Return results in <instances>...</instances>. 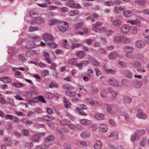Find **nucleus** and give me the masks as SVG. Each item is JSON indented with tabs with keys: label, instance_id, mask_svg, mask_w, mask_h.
Instances as JSON below:
<instances>
[{
	"label": "nucleus",
	"instance_id": "obj_1",
	"mask_svg": "<svg viewBox=\"0 0 149 149\" xmlns=\"http://www.w3.org/2000/svg\"><path fill=\"white\" fill-rule=\"evenodd\" d=\"M43 39L48 45L57 47V45L54 43V39L50 34L47 33H44L43 36Z\"/></svg>",
	"mask_w": 149,
	"mask_h": 149
},
{
	"label": "nucleus",
	"instance_id": "obj_2",
	"mask_svg": "<svg viewBox=\"0 0 149 149\" xmlns=\"http://www.w3.org/2000/svg\"><path fill=\"white\" fill-rule=\"evenodd\" d=\"M59 29L61 32L65 31L68 29L69 27L68 23L66 22H60L58 26Z\"/></svg>",
	"mask_w": 149,
	"mask_h": 149
},
{
	"label": "nucleus",
	"instance_id": "obj_3",
	"mask_svg": "<svg viewBox=\"0 0 149 149\" xmlns=\"http://www.w3.org/2000/svg\"><path fill=\"white\" fill-rule=\"evenodd\" d=\"M66 5L70 7H73L75 8H81V6L78 3H75L74 1L73 0H70L67 1L66 3Z\"/></svg>",
	"mask_w": 149,
	"mask_h": 149
},
{
	"label": "nucleus",
	"instance_id": "obj_4",
	"mask_svg": "<svg viewBox=\"0 0 149 149\" xmlns=\"http://www.w3.org/2000/svg\"><path fill=\"white\" fill-rule=\"evenodd\" d=\"M108 84L112 86L118 87L120 86L118 81L114 78H110L108 79Z\"/></svg>",
	"mask_w": 149,
	"mask_h": 149
},
{
	"label": "nucleus",
	"instance_id": "obj_5",
	"mask_svg": "<svg viewBox=\"0 0 149 149\" xmlns=\"http://www.w3.org/2000/svg\"><path fill=\"white\" fill-rule=\"evenodd\" d=\"M130 26L129 24H125L123 25L121 28V31L123 34H127L130 29Z\"/></svg>",
	"mask_w": 149,
	"mask_h": 149
},
{
	"label": "nucleus",
	"instance_id": "obj_6",
	"mask_svg": "<svg viewBox=\"0 0 149 149\" xmlns=\"http://www.w3.org/2000/svg\"><path fill=\"white\" fill-rule=\"evenodd\" d=\"M117 56L120 58L122 57V55H118L117 52H113L111 53L108 56L109 59L111 60H112L115 58Z\"/></svg>",
	"mask_w": 149,
	"mask_h": 149
},
{
	"label": "nucleus",
	"instance_id": "obj_7",
	"mask_svg": "<svg viewBox=\"0 0 149 149\" xmlns=\"http://www.w3.org/2000/svg\"><path fill=\"white\" fill-rule=\"evenodd\" d=\"M93 116L95 119L98 120H104L105 119L104 115L99 112L95 113Z\"/></svg>",
	"mask_w": 149,
	"mask_h": 149
},
{
	"label": "nucleus",
	"instance_id": "obj_8",
	"mask_svg": "<svg viewBox=\"0 0 149 149\" xmlns=\"http://www.w3.org/2000/svg\"><path fill=\"white\" fill-rule=\"evenodd\" d=\"M92 30L93 31L98 33H100L106 30L105 28L103 27L100 28L99 27L96 25L92 27Z\"/></svg>",
	"mask_w": 149,
	"mask_h": 149
},
{
	"label": "nucleus",
	"instance_id": "obj_9",
	"mask_svg": "<svg viewBox=\"0 0 149 149\" xmlns=\"http://www.w3.org/2000/svg\"><path fill=\"white\" fill-rule=\"evenodd\" d=\"M108 130V127L106 125L104 124L100 125L99 127V130L100 132L103 133H104L107 132Z\"/></svg>",
	"mask_w": 149,
	"mask_h": 149
},
{
	"label": "nucleus",
	"instance_id": "obj_10",
	"mask_svg": "<svg viewBox=\"0 0 149 149\" xmlns=\"http://www.w3.org/2000/svg\"><path fill=\"white\" fill-rule=\"evenodd\" d=\"M91 135L90 132L88 131H84L81 132L80 136L82 138L85 139L89 137Z\"/></svg>",
	"mask_w": 149,
	"mask_h": 149
},
{
	"label": "nucleus",
	"instance_id": "obj_11",
	"mask_svg": "<svg viewBox=\"0 0 149 149\" xmlns=\"http://www.w3.org/2000/svg\"><path fill=\"white\" fill-rule=\"evenodd\" d=\"M108 67L109 66L107 64H105L103 66L104 69L106 71V72L107 73L112 74H114L115 73V71L109 68Z\"/></svg>",
	"mask_w": 149,
	"mask_h": 149
},
{
	"label": "nucleus",
	"instance_id": "obj_12",
	"mask_svg": "<svg viewBox=\"0 0 149 149\" xmlns=\"http://www.w3.org/2000/svg\"><path fill=\"white\" fill-rule=\"evenodd\" d=\"M136 116L139 118L145 120L147 118V116L145 113L142 112H141L137 113Z\"/></svg>",
	"mask_w": 149,
	"mask_h": 149
},
{
	"label": "nucleus",
	"instance_id": "obj_13",
	"mask_svg": "<svg viewBox=\"0 0 149 149\" xmlns=\"http://www.w3.org/2000/svg\"><path fill=\"white\" fill-rule=\"evenodd\" d=\"M102 146V143L100 141H97L95 142L94 145V149H101Z\"/></svg>",
	"mask_w": 149,
	"mask_h": 149
},
{
	"label": "nucleus",
	"instance_id": "obj_14",
	"mask_svg": "<svg viewBox=\"0 0 149 149\" xmlns=\"http://www.w3.org/2000/svg\"><path fill=\"white\" fill-rule=\"evenodd\" d=\"M89 104L95 107H98L100 106L101 105L100 101L95 100H92L90 101Z\"/></svg>",
	"mask_w": 149,
	"mask_h": 149
},
{
	"label": "nucleus",
	"instance_id": "obj_15",
	"mask_svg": "<svg viewBox=\"0 0 149 149\" xmlns=\"http://www.w3.org/2000/svg\"><path fill=\"white\" fill-rule=\"evenodd\" d=\"M139 138L138 134L136 132H134L131 136V141L133 142H134L137 141Z\"/></svg>",
	"mask_w": 149,
	"mask_h": 149
},
{
	"label": "nucleus",
	"instance_id": "obj_16",
	"mask_svg": "<svg viewBox=\"0 0 149 149\" xmlns=\"http://www.w3.org/2000/svg\"><path fill=\"white\" fill-rule=\"evenodd\" d=\"M80 123L84 125H91V121L88 119H83L80 120Z\"/></svg>",
	"mask_w": 149,
	"mask_h": 149
},
{
	"label": "nucleus",
	"instance_id": "obj_17",
	"mask_svg": "<svg viewBox=\"0 0 149 149\" xmlns=\"http://www.w3.org/2000/svg\"><path fill=\"white\" fill-rule=\"evenodd\" d=\"M111 22L115 25L118 26L120 25L121 24V21L120 19H115L113 18L111 19Z\"/></svg>",
	"mask_w": 149,
	"mask_h": 149
},
{
	"label": "nucleus",
	"instance_id": "obj_18",
	"mask_svg": "<svg viewBox=\"0 0 149 149\" xmlns=\"http://www.w3.org/2000/svg\"><path fill=\"white\" fill-rule=\"evenodd\" d=\"M147 2L146 0H135V3L139 6L141 7L146 4Z\"/></svg>",
	"mask_w": 149,
	"mask_h": 149
},
{
	"label": "nucleus",
	"instance_id": "obj_19",
	"mask_svg": "<svg viewBox=\"0 0 149 149\" xmlns=\"http://www.w3.org/2000/svg\"><path fill=\"white\" fill-rule=\"evenodd\" d=\"M147 144V139L146 138H143L140 143V146L142 147L146 146Z\"/></svg>",
	"mask_w": 149,
	"mask_h": 149
},
{
	"label": "nucleus",
	"instance_id": "obj_20",
	"mask_svg": "<svg viewBox=\"0 0 149 149\" xmlns=\"http://www.w3.org/2000/svg\"><path fill=\"white\" fill-rule=\"evenodd\" d=\"M79 13V11L77 8L73 10L70 11L69 12V15L70 17L74 16V15H78Z\"/></svg>",
	"mask_w": 149,
	"mask_h": 149
},
{
	"label": "nucleus",
	"instance_id": "obj_21",
	"mask_svg": "<svg viewBox=\"0 0 149 149\" xmlns=\"http://www.w3.org/2000/svg\"><path fill=\"white\" fill-rule=\"evenodd\" d=\"M64 105L67 108H69L70 107L71 103L66 98L64 97L63 98Z\"/></svg>",
	"mask_w": 149,
	"mask_h": 149
},
{
	"label": "nucleus",
	"instance_id": "obj_22",
	"mask_svg": "<svg viewBox=\"0 0 149 149\" xmlns=\"http://www.w3.org/2000/svg\"><path fill=\"white\" fill-rule=\"evenodd\" d=\"M52 144L51 142L48 143L45 141V143H43L42 145L40 147V149H47Z\"/></svg>",
	"mask_w": 149,
	"mask_h": 149
},
{
	"label": "nucleus",
	"instance_id": "obj_23",
	"mask_svg": "<svg viewBox=\"0 0 149 149\" xmlns=\"http://www.w3.org/2000/svg\"><path fill=\"white\" fill-rule=\"evenodd\" d=\"M52 144L51 142L48 143L45 141V143H43L42 145L40 147V149H47Z\"/></svg>",
	"mask_w": 149,
	"mask_h": 149
},
{
	"label": "nucleus",
	"instance_id": "obj_24",
	"mask_svg": "<svg viewBox=\"0 0 149 149\" xmlns=\"http://www.w3.org/2000/svg\"><path fill=\"white\" fill-rule=\"evenodd\" d=\"M75 111L77 113L82 115L85 116L86 115V113L84 112L83 110L78 107H77L75 109Z\"/></svg>",
	"mask_w": 149,
	"mask_h": 149
},
{
	"label": "nucleus",
	"instance_id": "obj_25",
	"mask_svg": "<svg viewBox=\"0 0 149 149\" xmlns=\"http://www.w3.org/2000/svg\"><path fill=\"white\" fill-rule=\"evenodd\" d=\"M0 81H2L4 83H10L12 82V81L10 79L6 77L0 78Z\"/></svg>",
	"mask_w": 149,
	"mask_h": 149
},
{
	"label": "nucleus",
	"instance_id": "obj_26",
	"mask_svg": "<svg viewBox=\"0 0 149 149\" xmlns=\"http://www.w3.org/2000/svg\"><path fill=\"white\" fill-rule=\"evenodd\" d=\"M136 47H144L145 45V43L143 41L139 40L136 42Z\"/></svg>",
	"mask_w": 149,
	"mask_h": 149
},
{
	"label": "nucleus",
	"instance_id": "obj_27",
	"mask_svg": "<svg viewBox=\"0 0 149 149\" xmlns=\"http://www.w3.org/2000/svg\"><path fill=\"white\" fill-rule=\"evenodd\" d=\"M11 85L13 86H14L16 88L23 87L25 86V85L22 83H16V82H13L11 84Z\"/></svg>",
	"mask_w": 149,
	"mask_h": 149
},
{
	"label": "nucleus",
	"instance_id": "obj_28",
	"mask_svg": "<svg viewBox=\"0 0 149 149\" xmlns=\"http://www.w3.org/2000/svg\"><path fill=\"white\" fill-rule=\"evenodd\" d=\"M148 29L146 30L143 33V36L146 39V40L149 43V35H148Z\"/></svg>",
	"mask_w": 149,
	"mask_h": 149
},
{
	"label": "nucleus",
	"instance_id": "obj_29",
	"mask_svg": "<svg viewBox=\"0 0 149 149\" xmlns=\"http://www.w3.org/2000/svg\"><path fill=\"white\" fill-rule=\"evenodd\" d=\"M83 24L82 22L78 23L75 26V29L77 31H80L81 30V29L83 28L82 27L83 26Z\"/></svg>",
	"mask_w": 149,
	"mask_h": 149
},
{
	"label": "nucleus",
	"instance_id": "obj_30",
	"mask_svg": "<svg viewBox=\"0 0 149 149\" xmlns=\"http://www.w3.org/2000/svg\"><path fill=\"white\" fill-rule=\"evenodd\" d=\"M38 13L37 11L34 10L31 11L30 12L31 17L33 19H35L37 16Z\"/></svg>",
	"mask_w": 149,
	"mask_h": 149
},
{
	"label": "nucleus",
	"instance_id": "obj_31",
	"mask_svg": "<svg viewBox=\"0 0 149 149\" xmlns=\"http://www.w3.org/2000/svg\"><path fill=\"white\" fill-rule=\"evenodd\" d=\"M66 95H68L69 96H75L77 94V93L76 91H68L65 93Z\"/></svg>",
	"mask_w": 149,
	"mask_h": 149
},
{
	"label": "nucleus",
	"instance_id": "obj_32",
	"mask_svg": "<svg viewBox=\"0 0 149 149\" xmlns=\"http://www.w3.org/2000/svg\"><path fill=\"white\" fill-rule=\"evenodd\" d=\"M100 95L102 98H105L107 97V93L105 90L102 89L101 91Z\"/></svg>",
	"mask_w": 149,
	"mask_h": 149
},
{
	"label": "nucleus",
	"instance_id": "obj_33",
	"mask_svg": "<svg viewBox=\"0 0 149 149\" xmlns=\"http://www.w3.org/2000/svg\"><path fill=\"white\" fill-rule=\"evenodd\" d=\"M11 139L10 137L7 138L4 141V143L8 146H10L12 144Z\"/></svg>",
	"mask_w": 149,
	"mask_h": 149
},
{
	"label": "nucleus",
	"instance_id": "obj_34",
	"mask_svg": "<svg viewBox=\"0 0 149 149\" xmlns=\"http://www.w3.org/2000/svg\"><path fill=\"white\" fill-rule=\"evenodd\" d=\"M88 30L85 28H83L81 29V30L78 33V34L81 35H84L88 33Z\"/></svg>",
	"mask_w": 149,
	"mask_h": 149
},
{
	"label": "nucleus",
	"instance_id": "obj_35",
	"mask_svg": "<svg viewBox=\"0 0 149 149\" xmlns=\"http://www.w3.org/2000/svg\"><path fill=\"white\" fill-rule=\"evenodd\" d=\"M131 24H136L139 26H141L142 25L140 21L138 20H133L131 21Z\"/></svg>",
	"mask_w": 149,
	"mask_h": 149
},
{
	"label": "nucleus",
	"instance_id": "obj_36",
	"mask_svg": "<svg viewBox=\"0 0 149 149\" xmlns=\"http://www.w3.org/2000/svg\"><path fill=\"white\" fill-rule=\"evenodd\" d=\"M122 36H117L114 38L113 40L114 41L117 43H120L122 42Z\"/></svg>",
	"mask_w": 149,
	"mask_h": 149
},
{
	"label": "nucleus",
	"instance_id": "obj_37",
	"mask_svg": "<svg viewBox=\"0 0 149 149\" xmlns=\"http://www.w3.org/2000/svg\"><path fill=\"white\" fill-rule=\"evenodd\" d=\"M124 101L125 104H130V99L129 96L126 95L124 97Z\"/></svg>",
	"mask_w": 149,
	"mask_h": 149
},
{
	"label": "nucleus",
	"instance_id": "obj_38",
	"mask_svg": "<svg viewBox=\"0 0 149 149\" xmlns=\"http://www.w3.org/2000/svg\"><path fill=\"white\" fill-rule=\"evenodd\" d=\"M58 23V21L56 19H52L49 21V24L50 25L53 26L57 24Z\"/></svg>",
	"mask_w": 149,
	"mask_h": 149
},
{
	"label": "nucleus",
	"instance_id": "obj_39",
	"mask_svg": "<svg viewBox=\"0 0 149 149\" xmlns=\"http://www.w3.org/2000/svg\"><path fill=\"white\" fill-rule=\"evenodd\" d=\"M76 55L77 57L81 58L84 56L85 53L83 51L79 52L77 53Z\"/></svg>",
	"mask_w": 149,
	"mask_h": 149
},
{
	"label": "nucleus",
	"instance_id": "obj_40",
	"mask_svg": "<svg viewBox=\"0 0 149 149\" xmlns=\"http://www.w3.org/2000/svg\"><path fill=\"white\" fill-rule=\"evenodd\" d=\"M39 139V136L37 134H35L32 138V140L34 142H37L38 141Z\"/></svg>",
	"mask_w": 149,
	"mask_h": 149
},
{
	"label": "nucleus",
	"instance_id": "obj_41",
	"mask_svg": "<svg viewBox=\"0 0 149 149\" xmlns=\"http://www.w3.org/2000/svg\"><path fill=\"white\" fill-rule=\"evenodd\" d=\"M54 136L52 135H51L45 138V141H46V142L49 143L51 141H52L54 140Z\"/></svg>",
	"mask_w": 149,
	"mask_h": 149
},
{
	"label": "nucleus",
	"instance_id": "obj_42",
	"mask_svg": "<svg viewBox=\"0 0 149 149\" xmlns=\"http://www.w3.org/2000/svg\"><path fill=\"white\" fill-rule=\"evenodd\" d=\"M90 62L94 65L98 66L99 65L98 62L93 58H91L90 60Z\"/></svg>",
	"mask_w": 149,
	"mask_h": 149
},
{
	"label": "nucleus",
	"instance_id": "obj_43",
	"mask_svg": "<svg viewBox=\"0 0 149 149\" xmlns=\"http://www.w3.org/2000/svg\"><path fill=\"white\" fill-rule=\"evenodd\" d=\"M123 13V15L125 17H130V10L125 11Z\"/></svg>",
	"mask_w": 149,
	"mask_h": 149
},
{
	"label": "nucleus",
	"instance_id": "obj_44",
	"mask_svg": "<svg viewBox=\"0 0 149 149\" xmlns=\"http://www.w3.org/2000/svg\"><path fill=\"white\" fill-rule=\"evenodd\" d=\"M77 59L76 58H74L69 60L68 63L69 64L72 65H76L77 64Z\"/></svg>",
	"mask_w": 149,
	"mask_h": 149
},
{
	"label": "nucleus",
	"instance_id": "obj_45",
	"mask_svg": "<svg viewBox=\"0 0 149 149\" xmlns=\"http://www.w3.org/2000/svg\"><path fill=\"white\" fill-rule=\"evenodd\" d=\"M122 42H125V43H128L130 42V39L125 36H122Z\"/></svg>",
	"mask_w": 149,
	"mask_h": 149
},
{
	"label": "nucleus",
	"instance_id": "obj_46",
	"mask_svg": "<svg viewBox=\"0 0 149 149\" xmlns=\"http://www.w3.org/2000/svg\"><path fill=\"white\" fill-rule=\"evenodd\" d=\"M107 111L108 113L114 115L115 112L112 110L111 107L110 106H108L107 108Z\"/></svg>",
	"mask_w": 149,
	"mask_h": 149
},
{
	"label": "nucleus",
	"instance_id": "obj_47",
	"mask_svg": "<svg viewBox=\"0 0 149 149\" xmlns=\"http://www.w3.org/2000/svg\"><path fill=\"white\" fill-rule=\"evenodd\" d=\"M19 58L22 61H25L26 60V57L25 54H21L19 56Z\"/></svg>",
	"mask_w": 149,
	"mask_h": 149
},
{
	"label": "nucleus",
	"instance_id": "obj_48",
	"mask_svg": "<svg viewBox=\"0 0 149 149\" xmlns=\"http://www.w3.org/2000/svg\"><path fill=\"white\" fill-rule=\"evenodd\" d=\"M38 27L31 26L29 27V30L30 32H32L38 30Z\"/></svg>",
	"mask_w": 149,
	"mask_h": 149
},
{
	"label": "nucleus",
	"instance_id": "obj_49",
	"mask_svg": "<svg viewBox=\"0 0 149 149\" xmlns=\"http://www.w3.org/2000/svg\"><path fill=\"white\" fill-rule=\"evenodd\" d=\"M24 95L27 98H30L32 97V93L28 91L25 93L24 94Z\"/></svg>",
	"mask_w": 149,
	"mask_h": 149
},
{
	"label": "nucleus",
	"instance_id": "obj_50",
	"mask_svg": "<svg viewBox=\"0 0 149 149\" xmlns=\"http://www.w3.org/2000/svg\"><path fill=\"white\" fill-rule=\"evenodd\" d=\"M41 74L43 77H45V76L49 75V71L47 70H45L41 73Z\"/></svg>",
	"mask_w": 149,
	"mask_h": 149
},
{
	"label": "nucleus",
	"instance_id": "obj_51",
	"mask_svg": "<svg viewBox=\"0 0 149 149\" xmlns=\"http://www.w3.org/2000/svg\"><path fill=\"white\" fill-rule=\"evenodd\" d=\"M58 84L56 82H52L49 86V87L51 88L54 87H58Z\"/></svg>",
	"mask_w": 149,
	"mask_h": 149
},
{
	"label": "nucleus",
	"instance_id": "obj_52",
	"mask_svg": "<svg viewBox=\"0 0 149 149\" xmlns=\"http://www.w3.org/2000/svg\"><path fill=\"white\" fill-rule=\"evenodd\" d=\"M72 86L68 84H64L63 85V88L65 90H68L71 88L72 87Z\"/></svg>",
	"mask_w": 149,
	"mask_h": 149
},
{
	"label": "nucleus",
	"instance_id": "obj_53",
	"mask_svg": "<svg viewBox=\"0 0 149 149\" xmlns=\"http://www.w3.org/2000/svg\"><path fill=\"white\" fill-rule=\"evenodd\" d=\"M45 119L47 121H50L54 119V117L51 115H47L45 117Z\"/></svg>",
	"mask_w": 149,
	"mask_h": 149
},
{
	"label": "nucleus",
	"instance_id": "obj_54",
	"mask_svg": "<svg viewBox=\"0 0 149 149\" xmlns=\"http://www.w3.org/2000/svg\"><path fill=\"white\" fill-rule=\"evenodd\" d=\"M121 82L122 84L125 86H127L129 83V81L126 79L122 80Z\"/></svg>",
	"mask_w": 149,
	"mask_h": 149
},
{
	"label": "nucleus",
	"instance_id": "obj_55",
	"mask_svg": "<svg viewBox=\"0 0 149 149\" xmlns=\"http://www.w3.org/2000/svg\"><path fill=\"white\" fill-rule=\"evenodd\" d=\"M68 130L67 128H61L59 130V132L62 134L64 132H68Z\"/></svg>",
	"mask_w": 149,
	"mask_h": 149
},
{
	"label": "nucleus",
	"instance_id": "obj_56",
	"mask_svg": "<svg viewBox=\"0 0 149 149\" xmlns=\"http://www.w3.org/2000/svg\"><path fill=\"white\" fill-rule=\"evenodd\" d=\"M62 45L64 46H68L69 45V43L68 42L67 40H63L61 41Z\"/></svg>",
	"mask_w": 149,
	"mask_h": 149
},
{
	"label": "nucleus",
	"instance_id": "obj_57",
	"mask_svg": "<svg viewBox=\"0 0 149 149\" xmlns=\"http://www.w3.org/2000/svg\"><path fill=\"white\" fill-rule=\"evenodd\" d=\"M22 133L23 135L25 136H28L29 134V131L27 129L22 130Z\"/></svg>",
	"mask_w": 149,
	"mask_h": 149
},
{
	"label": "nucleus",
	"instance_id": "obj_58",
	"mask_svg": "<svg viewBox=\"0 0 149 149\" xmlns=\"http://www.w3.org/2000/svg\"><path fill=\"white\" fill-rule=\"evenodd\" d=\"M124 115L125 117V120L128 122L130 121V115H128L127 113H125Z\"/></svg>",
	"mask_w": 149,
	"mask_h": 149
},
{
	"label": "nucleus",
	"instance_id": "obj_59",
	"mask_svg": "<svg viewBox=\"0 0 149 149\" xmlns=\"http://www.w3.org/2000/svg\"><path fill=\"white\" fill-rule=\"evenodd\" d=\"M41 38L40 37H34L32 38L34 42H37L41 40Z\"/></svg>",
	"mask_w": 149,
	"mask_h": 149
},
{
	"label": "nucleus",
	"instance_id": "obj_60",
	"mask_svg": "<svg viewBox=\"0 0 149 149\" xmlns=\"http://www.w3.org/2000/svg\"><path fill=\"white\" fill-rule=\"evenodd\" d=\"M67 115L68 118L72 120V121H74L75 120V118L70 112H68L67 113Z\"/></svg>",
	"mask_w": 149,
	"mask_h": 149
},
{
	"label": "nucleus",
	"instance_id": "obj_61",
	"mask_svg": "<svg viewBox=\"0 0 149 149\" xmlns=\"http://www.w3.org/2000/svg\"><path fill=\"white\" fill-rule=\"evenodd\" d=\"M60 124L63 126H65L68 125V123L66 120H61L60 121Z\"/></svg>",
	"mask_w": 149,
	"mask_h": 149
},
{
	"label": "nucleus",
	"instance_id": "obj_62",
	"mask_svg": "<svg viewBox=\"0 0 149 149\" xmlns=\"http://www.w3.org/2000/svg\"><path fill=\"white\" fill-rule=\"evenodd\" d=\"M90 127L93 131H96L97 128V125L95 124L92 125Z\"/></svg>",
	"mask_w": 149,
	"mask_h": 149
},
{
	"label": "nucleus",
	"instance_id": "obj_63",
	"mask_svg": "<svg viewBox=\"0 0 149 149\" xmlns=\"http://www.w3.org/2000/svg\"><path fill=\"white\" fill-rule=\"evenodd\" d=\"M38 98L39 100L41 101V102L43 103H45L46 101L42 96L41 95L39 96H38Z\"/></svg>",
	"mask_w": 149,
	"mask_h": 149
},
{
	"label": "nucleus",
	"instance_id": "obj_64",
	"mask_svg": "<svg viewBox=\"0 0 149 149\" xmlns=\"http://www.w3.org/2000/svg\"><path fill=\"white\" fill-rule=\"evenodd\" d=\"M126 77L128 78H130V72L129 70H126L124 73Z\"/></svg>",
	"mask_w": 149,
	"mask_h": 149
}]
</instances>
